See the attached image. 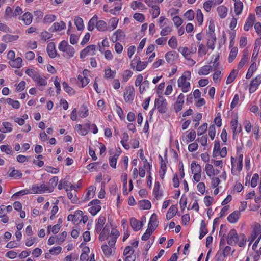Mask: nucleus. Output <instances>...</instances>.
<instances>
[{
  "instance_id": "6e6552de",
  "label": "nucleus",
  "mask_w": 261,
  "mask_h": 261,
  "mask_svg": "<svg viewBox=\"0 0 261 261\" xmlns=\"http://www.w3.org/2000/svg\"><path fill=\"white\" fill-rule=\"evenodd\" d=\"M115 246H111L109 243V241L108 242V245L105 244L101 246V249L105 256L109 257L114 254L116 249Z\"/></svg>"
},
{
  "instance_id": "f8f14e48",
  "label": "nucleus",
  "mask_w": 261,
  "mask_h": 261,
  "mask_svg": "<svg viewBox=\"0 0 261 261\" xmlns=\"http://www.w3.org/2000/svg\"><path fill=\"white\" fill-rule=\"evenodd\" d=\"M96 46L94 45H90L87 46L85 49H83L80 54V57L84 58L88 55H95V51Z\"/></svg>"
},
{
  "instance_id": "e2e57ef3",
  "label": "nucleus",
  "mask_w": 261,
  "mask_h": 261,
  "mask_svg": "<svg viewBox=\"0 0 261 261\" xmlns=\"http://www.w3.org/2000/svg\"><path fill=\"white\" fill-rule=\"evenodd\" d=\"M147 65V62H142L140 60L138 62V64L136 65V70L138 71H141L144 69Z\"/></svg>"
},
{
  "instance_id": "a211bd4d",
  "label": "nucleus",
  "mask_w": 261,
  "mask_h": 261,
  "mask_svg": "<svg viewBox=\"0 0 261 261\" xmlns=\"http://www.w3.org/2000/svg\"><path fill=\"white\" fill-rule=\"evenodd\" d=\"M46 49L48 56L50 58H54L56 57L57 55V51L55 48V44L54 43L50 42L49 43H48Z\"/></svg>"
},
{
  "instance_id": "7c9ffc66",
  "label": "nucleus",
  "mask_w": 261,
  "mask_h": 261,
  "mask_svg": "<svg viewBox=\"0 0 261 261\" xmlns=\"http://www.w3.org/2000/svg\"><path fill=\"white\" fill-rule=\"evenodd\" d=\"M58 181V177L57 176H54L51 178L48 182V185L47 187L49 189V192H52L54 189V188L57 186Z\"/></svg>"
},
{
  "instance_id": "20e7f679",
  "label": "nucleus",
  "mask_w": 261,
  "mask_h": 261,
  "mask_svg": "<svg viewBox=\"0 0 261 261\" xmlns=\"http://www.w3.org/2000/svg\"><path fill=\"white\" fill-rule=\"evenodd\" d=\"M242 156L238 159L231 158V163L232 166L231 173L233 175H237L242 169Z\"/></svg>"
},
{
  "instance_id": "79ce46f5",
  "label": "nucleus",
  "mask_w": 261,
  "mask_h": 261,
  "mask_svg": "<svg viewBox=\"0 0 261 261\" xmlns=\"http://www.w3.org/2000/svg\"><path fill=\"white\" fill-rule=\"evenodd\" d=\"M98 19V17L95 15L89 21L88 25V30L89 31H92L94 28L95 25L96 24V20Z\"/></svg>"
},
{
  "instance_id": "0eeeda50",
  "label": "nucleus",
  "mask_w": 261,
  "mask_h": 261,
  "mask_svg": "<svg viewBox=\"0 0 261 261\" xmlns=\"http://www.w3.org/2000/svg\"><path fill=\"white\" fill-rule=\"evenodd\" d=\"M135 90L133 86H128L124 92V99L126 102H131L134 98Z\"/></svg>"
},
{
  "instance_id": "aec40b11",
  "label": "nucleus",
  "mask_w": 261,
  "mask_h": 261,
  "mask_svg": "<svg viewBox=\"0 0 261 261\" xmlns=\"http://www.w3.org/2000/svg\"><path fill=\"white\" fill-rule=\"evenodd\" d=\"M119 236V232L115 229H113L111 232V237L109 240V243L111 246L115 245L117 238Z\"/></svg>"
},
{
  "instance_id": "58836bf2",
  "label": "nucleus",
  "mask_w": 261,
  "mask_h": 261,
  "mask_svg": "<svg viewBox=\"0 0 261 261\" xmlns=\"http://www.w3.org/2000/svg\"><path fill=\"white\" fill-rule=\"evenodd\" d=\"M234 12L236 14V15H240L242 11L243 8V5L242 2H241L240 1H236V2L234 3Z\"/></svg>"
},
{
  "instance_id": "f3484780",
  "label": "nucleus",
  "mask_w": 261,
  "mask_h": 261,
  "mask_svg": "<svg viewBox=\"0 0 261 261\" xmlns=\"http://www.w3.org/2000/svg\"><path fill=\"white\" fill-rule=\"evenodd\" d=\"M19 19L22 20L25 25H29L32 22L33 16L30 12H26L20 16Z\"/></svg>"
},
{
  "instance_id": "2eb2a0df",
  "label": "nucleus",
  "mask_w": 261,
  "mask_h": 261,
  "mask_svg": "<svg viewBox=\"0 0 261 261\" xmlns=\"http://www.w3.org/2000/svg\"><path fill=\"white\" fill-rule=\"evenodd\" d=\"M130 224L132 228L135 231L140 230L143 227V223L134 217L130 219Z\"/></svg>"
},
{
  "instance_id": "2f4dec72",
  "label": "nucleus",
  "mask_w": 261,
  "mask_h": 261,
  "mask_svg": "<svg viewBox=\"0 0 261 261\" xmlns=\"http://www.w3.org/2000/svg\"><path fill=\"white\" fill-rule=\"evenodd\" d=\"M12 130V124L8 122H4L2 127L0 128V131L3 133L11 132Z\"/></svg>"
},
{
  "instance_id": "37998d69",
  "label": "nucleus",
  "mask_w": 261,
  "mask_h": 261,
  "mask_svg": "<svg viewBox=\"0 0 261 261\" xmlns=\"http://www.w3.org/2000/svg\"><path fill=\"white\" fill-rule=\"evenodd\" d=\"M191 168L192 174L199 173L201 172V168L199 164L192 162L191 164Z\"/></svg>"
},
{
  "instance_id": "6ab92c4d",
  "label": "nucleus",
  "mask_w": 261,
  "mask_h": 261,
  "mask_svg": "<svg viewBox=\"0 0 261 261\" xmlns=\"http://www.w3.org/2000/svg\"><path fill=\"white\" fill-rule=\"evenodd\" d=\"M255 19V15L254 14H250L248 17L247 21L246 22L244 27V29L245 31H248L249 29L253 25Z\"/></svg>"
},
{
  "instance_id": "c85d7f7f",
  "label": "nucleus",
  "mask_w": 261,
  "mask_h": 261,
  "mask_svg": "<svg viewBox=\"0 0 261 261\" xmlns=\"http://www.w3.org/2000/svg\"><path fill=\"white\" fill-rule=\"evenodd\" d=\"M241 215L240 211H236L229 215V222L234 223L237 222Z\"/></svg>"
},
{
  "instance_id": "72a5a7b5",
  "label": "nucleus",
  "mask_w": 261,
  "mask_h": 261,
  "mask_svg": "<svg viewBox=\"0 0 261 261\" xmlns=\"http://www.w3.org/2000/svg\"><path fill=\"white\" fill-rule=\"evenodd\" d=\"M34 81L36 83V85L39 87L45 86L47 84L46 79L43 77L39 74H38V76L36 77V79L34 80Z\"/></svg>"
},
{
  "instance_id": "bf43d9fd",
  "label": "nucleus",
  "mask_w": 261,
  "mask_h": 261,
  "mask_svg": "<svg viewBox=\"0 0 261 261\" xmlns=\"http://www.w3.org/2000/svg\"><path fill=\"white\" fill-rule=\"evenodd\" d=\"M62 86L64 90L68 94H72L74 93L73 89L71 87H70L66 82L62 83Z\"/></svg>"
},
{
  "instance_id": "7ed1b4c3",
  "label": "nucleus",
  "mask_w": 261,
  "mask_h": 261,
  "mask_svg": "<svg viewBox=\"0 0 261 261\" xmlns=\"http://www.w3.org/2000/svg\"><path fill=\"white\" fill-rule=\"evenodd\" d=\"M191 77V72L189 71H186L184 72L183 74L180 77L178 81V86L181 88L183 92L186 93L190 89V83L187 81V80H190Z\"/></svg>"
},
{
  "instance_id": "680f3d73",
  "label": "nucleus",
  "mask_w": 261,
  "mask_h": 261,
  "mask_svg": "<svg viewBox=\"0 0 261 261\" xmlns=\"http://www.w3.org/2000/svg\"><path fill=\"white\" fill-rule=\"evenodd\" d=\"M56 16L52 14H47L45 16L43 21L45 23H49L53 22L56 19Z\"/></svg>"
},
{
  "instance_id": "bb28decb",
  "label": "nucleus",
  "mask_w": 261,
  "mask_h": 261,
  "mask_svg": "<svg viewBox=\"0 0 261 261\" xmlns=\"http://www.w3.org/2000/svg\"><path fill=\"white\" fill-rule=\"evenodd\" d=\"M104 77L105 79H113L115 77L116 72L115 70H112L109 67H107L104 70Z\"/></svg>"
},
{
  "instance_id": "ddd939ff",
  "label": "nucleus",
  "mask_w": 261,
  "mask_h": 261,
  "mask_svg": "<svg viewBox=\"0 0 261 261\" xmlns=\"http://www.w3.org/2000/svg\"><path fill=\"white\" fill-rule=\"evenodd\" d=\"M258 238H261V226L259 224L255 225L253 229V232L249 238V245Z\"/></svg>"
},
{
  "instance_id": "774afa93",
  "label": "nucleus",
  "mask_w": 261,
  "mask_h": 261,
  "mask_svg": "<svg viewBox=\"0 0 261 261\" xmlns=\"http://www.w3.org/2000/svg\"><path fill=\"white\" fill-rule=\"evenodd\" d=\"M199 44V48L198 50V53L199 56H202L205 55L207 53V49L205 46L203 44Z\"/></svg>"
},
{
  "instance_id": "39448f33",
  "label": "nucleus",
  "mask_w": 261,
  "mask_h": 261,
  "mask_svg": "<svg viewBox=\"0 0 261 261\" xmlns=\"http://www.w3.org/2000/svg\"><path fill=\"white\" fill-rule=\"evenodd\" d=\"M58 48L60 51L66 53L69 57H71L74 56V48L72 46L69 45L67 42L65 40L60 42Z\"/></svg>"
},
{
  "instance_id": "412c9836",
  "label": "nucleus",
  "mask_w": 261,
  "mask_h": 261,
  "mask_svg": "<svg viewBox=\"0 0 261 261\" xmlns=\"http://www.w3.org/2000/svg\"><path fill=\"white\" fill-rule=\"evenodd\" d=\"M66 27V24L63 21L60 22H56L54 23L51 26V29L52 31H60L64 29Z\"/></svg>"
},
{
  "instance_id": "052dcab7",
  "label": "nucleus",
  "mask_w": 261,
  "mask_h": 261,
  "mask_svg": "<svg viewBox=\"0 0 261 261\" xmlns=\"http://www.w3.org/2000/svg\"><path fill=\"white\" fill-rule=\"evenodd\" d=\"M196 19L199 25H201L203 21V15L200 9L196 11Z\"/></svg>"
},
{
  "instance_id": "9b49d317",
  "label": "nucleus",
  "mask_w": 261,
  "mask_h": 261,
  "mask_svg": "<svg viewBox=\"0 0 261 261\" xmlns=\"http://www.w3.org/2000/svg\"><path fill=\"white\" fill-rule=\"evenodd\" d=\"M261 83V74L258 75L255 79H253L249 87V92L252 93L254 92Z\"/></svg>"
},
{
  "instance_id": "4be33fe9",
  "label": "nucleus",
  "mask_w": 261,
  "mask_h": 261,
  "mask_svg": "<svg viewBox=\"0 0 261 261\" xmlns=\"http://www.w3.org/2000/svg\"><path fill=\"white\" fill-rule=\"evenodd\" d=\"M106 219L104 217H100L98 220V222L96 224L95 231L97 233H99L102 229L103 228V225L105 224Z\"/></svg>"
},
{
  "instance_id": "09e8293b",
  "label": "nucleus",
  "mask_w": 261,
  "mask_h": 261,
  "mask_svg": "<svg viewBox=\"0 0 261 261\" xmlns=\"http://www.w3.org/2000/svg\"><path fill=\"white\" fill-rule=\"evenodd\" d=\"M151 8L152 9L150 10V12L152 14V18L154 19L160 15V7L156 5L155 6L152 7Z\"/></svg>"
},
{
  "instance_id": "a19ab883",
  "label": "nucleus",
  "mask_w": 261,
  "mask_h": 261,
  "mask_svg": "<svg viewBox=\"0 0 261 261\" xmlns=\"http://www.w3.org/2000/svg\"><path fill=\"white\" fill-rule=\"evenodd\" d=\"M89 110L87 108V107L85 105H83L80 109V110L79 111V116L81 118H85L89 115Z\"/></svg>"
},
{
  "instance_id": "c03bdc74",
  "label": "nucleus",
  "mask_w": 261,
  "mask_h": 261,
  "mask_svg": "<svg viewBox=\"0 0 261 261\" xmlns=\"http://www.w3.org/2000/svg\"><path fill=\"white\" fill-rule=\"evenodd\" d=\"M96 27L99 31H105L107 30V24L105 21L103 20H96Z\"/></svg>"
},
{
  "instance_id": "864d4df0",
  "label": "nucleus",
  "mask_w": 261,
  "mask_h": 261,
  "mask_svg": "<svg viewBox=\"0 0 261 261\" xmlns=\"http://www.w3.org/2000/svg\"><path fill=\"white\" fill-rule=\"evenodd\" d=\"M0 149L2 152H5L7 154H12L13 150L12 148L8 145H3L0 146Z\"/></svg>"
},
{
  "instance_id": "e433bc0d",
  "label": "nucleus",
  "mask_w": 261,
  "mask_h": 261,
  "mask_svg": "<svg viewBox=\"0 0 261 261\" xmlns=\"http://www.w3.org/2000/svg\"><path fill=\"white\" fill-rule=\"evenodd\" d=\"M213 70V67L210 65H205L202 67L198 71L199 75H207L211 70Z\"/></svg>"
},
{
  "instance_id": "ea45409f",
  "label": "nucleus",
  "mask_w": 261,
  "mask_h": 261,
  "mask_svg": "<svg viewBox=\"0 0 261 261\" xmlns=\"http://www.w3.org/2000/svg\"><path fill=\"white\" fill-rule=\"evenodd\" d=\"M256 70V64L254 62L251 64L250 67L248 69L247 73L246 74V77L247 79H249L252 76L254 72Z\"/></svg>"
},
{
  "instance_id": "4c0bfd02",
  "label": "nucleus",
  "mask_w": 261,
  "mask_h": 261,
  "mask_svg": "<svg viewBox=\"0 0 261 261\" xmlns=\"http://www.w3.org/2000/svg\"><path fill=\"white\" fill-rule=\"evenodd\" d=\"M74 23L79 31L83 30L84 28L83 20L80 17H75L74 19Z\"/></svg>"
},
{
  "instance_id": "9d476101",
  "label": "nucleus",
  "mask_w": 261,
  "mask_h": 261,
  "mask_svg": "<svg viewBox=\"0 0 261 261\" xmlns=\"http://www.w3.org/2000/svg\"><path fill=\"white\" fill-rule=\"evenodd\" d=\"M230 123H231V128L232 129L233 133V138L234 139H237L238 134L242 130L241 125L240 124L238 125L237 117L236 118V117H234V119H232Z\"/></svg>"
},
{
  "instance_id": "4468645a",
  "label": "nucleus",
  "mask_w": 261,
  "mask_h": 261,
  "mask_svg": "<svg viewBox=\"0 0 261 261\" xmlns=\"http://www.w3.org/2000/svg\"><path fill=\"white\" fill-rule=\"evenodd\" d=\"M158 223L157 215L153 213L149 219L148 229L154 231L158 226Z\"/></svg>"
},
{
  "instance_id": "b1692460",
  "label": "nucleus",
  "mask_w": 261,
  "mask_h": 261,
  "mask_svg": "<svg viewBox=\"0 0 261 261\" xmlns=\"http://www.w3.org/2000/svg\"><path fill=\"white\" fill-rule=\"evenodd\" d=\"M22 60L20 57H17L9 62L10 65L15 68H19L22 66Z\"/></svg>"
},
{
  "instance_id": "393cba45",
  "label": "nucleus",
  "mask_w": 261,
  "mask_h": 261,
  "mask_svg": "<svg viewBox=\"0 0 261 261\" xmlns=\"http://www.w3.org/2000/svg\"><path fill=\"white\" fill-rule=\"evenodd\" d=\"M207 46L208 48L213 50L215 48V44L216 42V36L207 35Z\"/></svg>"
},
{
  "instance_id": "49530a36",
  "label": "nucleus",
  "mask_w": 261,
  "mask_h": 261,
  "mask_svg": "<svg viewBox=\"0 0 261 261\" xmlns=\"http://www.w3.org/2000/svg\"><path fill=\"white\" fill-rule=\"evenodd\" d=\"M77 79L82 87H84L89 83V79L87 76L79 75Z\"/></svg>"
},
{
  "instance_id": "f257e3e1",
  "label": "nucleus",
  "mask_w": 261,
  "mask_h": 261,
  "mask_svg": "<svg viewBox=\"0 0 261 261\" xmlns=\"http://www.w3.org/2000/svg\"><path fill=\"white\" fill-rule=\"evenodd\" d=\"M219 236H221L220 241V250L217 252L216 258L218 261H222L228 255V235L226 234V226H221Z\"/></svg>"
},
{
  "instance_id": "4d7b16f0",
  "label": "nucleus",
  "mask_w": 261,
  "mask_h": 261,
  "mask_svg": "<svg viewBox=\"0 0 261 261\" xmlns=\"http://www.w3.org/2000/svg\"><path fill=\"white\" fill-rule=\"evenodd\" d=\"M215 31V23L214 21L213 20H211L209 23L208 27V32L207 35H213L215 36V34L214 33Z\"/></svg>"
},
{
  "instance_id": "473e14b6",
  "label": "nucleus",
  "mask_w": 261,
  "mask_h": 261,
  "mask_svg": "<svg viewBox=\"0 0 261 261\" xmlns=\"http://www.w3.org/2000/svg\"><path fill=\"white\" fill-rule=\"evenodd\" d=\"M176 52L174 51H169L165 54L166 61L170 64H172L175 59Z\"/></svg>"
},
{
  "instance_id": "1a4fd4ad",
  "label": "nucleus",
  "mask_w": 261,
  "mask_h": 261,
  "mask_svg": "<svg viewBox=\"0 0 261 261\" xmlns=\"http://www.w3.org/2000/svg\"><path fill=\"white\" fill-rule=\"evenodd\" d=\"M46 192H49V189L47 185L43 183L41 185H33L31 192V194H37V193H43Z\"/></svg>"
},
{
  "instance_id": "603ef678",
  "label": "nucleus",
  "mask_w": 261,
  "mask_h": 261,
  "mask_svg": "<svg viewBox=\"0 0 261 261\" xmlns=\"http://www.w3.org/2000/svg\"><path fill=\"white\" fill-rule=\"evenodd\" d=\"M248 60V53L247 51L244 53L243 57L238 64V68H241Z\"/></svg>"
},
{
  "instance_id": "69168bd1",
  "label": "nucleus",
  "mask_w": 261,
  "mask_h": 261,
  "mask_svg": "<svg viewBox=\"0 0 261 261\" xmlns=\"http://www.w3.org/2000/svg\"><path fill=\"white\" fill-rule=\"evenodd\" d=\"M238 51V49L237 47H233L231 49V51L229 54V62L233 61L237 55Z\"/></svg>"
},
{
  "instance_id": "a878e982",
  "label": "nucleus",
  "mask_w": 261,
  "mask_h": 261,
  "mask_svg": "<svg viewBox=\"0 0 261 261\" xmlns=\"http://www.w3.org/2000/svg\"><path fill=\"white\" fill-rule=\"evenodd\" d=\"M125 37V34L123 31L121 30H117L112 36V40L113 42H116L118 40L123 39Z\"/></svg>"
},
{
  "instance_id": "423d86ee",
  "label": "nucleus",
  "mask_w": 261,
  "mask_h": 261,
  "mask_svg": "<svg viewBox=\"0 0 261 261\" xmlns=\"http://www.w3.org/2000/svg\"><path fill=\"white\" fill-rule=\"evenodd\" d=\"M155 107L161 113H164L167 111V102L163 97H160L155 100Z\"/></svg>"
},
{
  "instance_id": "c756f323",
  "label": "nucleus",
  "mask_w": 261,
  "mask_h": 261,
  "mask_svg": "<svg viewBox=\"0 0 261 261\" xmlns=\"http://www.w3.org/2000/svg\"><path fill=\"white\" fill-rule=\"evenodd\" d=\"M217 11L219 16L221 18H224L227 15V8L223 5L219 6L217 9Z\"/></svg>"
},
{
  "instance_id": "6e6d98bb",
  "label": "nucleus",
  "mask_w": 261,
  "mask_h": 261,
  "mask_svg": "<svg viewBox=\"0 0 261 261\" xmlns=\"http://www.w3.org/2000/svg\"><path fill=\"white\" fill-rule=\"evenodd\" d=\"M195 13L193 10L190 9L185 12L184 17L188 20H192L194 18Z\"/></svg>"
},
{
  "instance_id": "de8ad7c7",
  "label": "nucleus",
  "mask_w": 261,
  "mask_h": 261,
  "mask_svg": "<svg viewBox=\"0 0 261 261\" xmlns=\"http://www.w3.org/2000/svg\"><path fill=\"white\" fill-rule=\"evenodd\" d=\"M139 205L143 210H148L151 208V203L147 200H144L139 202Z\"/></svg>"
},
{
  "instance_id": "c9c22d12",
  "label": "nucleus",
  "mask_w": 261,
  "mask_h": 261,
  "mask_svg": "<svg viewBox=\"0 0 261 261\" xmlns=\"http://www.w3.org/2000/svg\"><path fill=\"white\" fill-rule=\"evenodd\" d=\"M200 235L199 238L202 239L205 235H206L208 232L206 228V224L204 220H202L200 224Z\"/></svg>"
},
{
  "instance_id": "13d9d810",
  "label": "nucleus",
  "mask_w": 261,
  "mask_h": 261,
  "mask_svg": "<svg viewBox=\"0 0 261 261\" xmlns=\"http://www.w3.org/2000/svg\"><path fill=\"white\" fill-rule=\"evenodd\" d=\"M168 45L172 48H175L177 46V41L175 37L172 36L168 41Z\"/></svg>"
},
{
  "instance_id": "f704fd0d",
  "label": "nucleus",
  "mask_w": 261,
  "mask_h": 261,
  "mask_svg": "<svg viewBox=\"0 0 261 261\" xmlns=\"http://www.w3.org/2000/svg\"><path fill=\"white\" fill-rule=\"evenodd\" d=\"M19 38V36L18 35H12L10 34H7L6 35H4L3 38L2 40L3 41L9 43L11 42L17 40Z\"/></svg>"
},
{
  "instance_id": "cd10ccee",
  "label": "nucleus",
  "mask_w": 261,
  "mask_h": 261,
  "mask_svg": "<svg viewBox=\"0 0 261 261\" xmlns=\"http://www.w3.org/2000/svg\"><path fill=\"white\" fill-rule=\"evenodd\" d=\"M177 211V207L176 205H172L168 210L166 214V219L170 220L173 218Z\"/></svg>"
},
{
  "instance_id": "5701e85b",
  "label": "nucleus",
  "mask_w": 261,
  "mask_h": 261,
  "mask_svg": "<svg viewBox=\"0 0 261 261\" xmlns=\"http://www.w3.org/2000/svg\"><path fill=\"white\" fill-rule=\"evenodd\" d=\"M178 51L181 53L186 59L190 60L192 65H194L195 63V62L193 59L188 58V56L190 54V49L188 47H180L178 49Z\"/></svg>"
},
{
  "instance_id": "dca6fc26",
  "label": "nucleus",
  "mask_w": 261,
  "mask_h": 261,
  "mask_svg": "<svg viewBox=\"0 0 261 261\" xmlns=\"http://www.w3.org/2000/svg\"><path fill=\"white\" fill-rule=\"evenodd\" d=\"M99 233V241L102 242L108 239L110 234V226L106 224Z\"/></svg>"
},
{
  "instance_id": "5fc2aeb1",
  "label": "nucleus",
  "mask_w": 261,
  "mask_h": 261,
  "mask_svg": "<svg viewBox=\"0 0 261 261\" xmlns=\"http://www.w3.org/2000/svg\"><path fill=\"white\" fill-rule=\"evenodd\" d=\"M131 7L133 10H136L137 9H143L144 8V5L141 2L133 1Z\"/></svg>"
},
{
  "instance_id": "0e129e2a",
  "label": "nucleus",
  "mask_w": 261,
  "mask_h": 261,
  "mask_svg": "<svg viewBox=\"0 0 261 261\" xmlns=\"http://www.w3.org/2000/svg\"><path fill=\"white\" fill-rule=\"evenodd\" d=\"M196 135V132L194 130H191L187 135L188 139L187 140V143H188L190 142H193L195 139Z\"/></svg>"
},
{
  "instance_id": "338daca9",
  "label": "nucleus",
  "mask_w": 261,
  "mask_h": 261,
  "mask_svg": "<svg viewBox=\"0 0 261 261\" xmlns=\"http://www.w3.org/2000/svg\"><path fill=\"white\" fill-rule=\"evenodd\" d=\"M220 149V144L219 141H215L214 145L213 155L217 156L219 155V152Z\"/></svg>"
},
{
  "instance_id": "3c124183",
  "label": "nucleus",
  "mask_w": 261,
  "mask_h": 261,
  "mask_svg": "<svg viewBox=\"0 0 261 261\" xmlns=\"http://www.w3.org/2000/svg\"><path fill=\"white\" fill-rule=\"evenodd\" d=\"M118 156L119 154L115 153L113 156H111L109 158L110 165L112 168H116L117 160Z\"/></svg>"
},
{
  "instance_id": "a18cd8bd",
  "label": "nucleus",
  "mask_w": 261,
  "mask_h": 261,
  "mask_svg": "<svg viewBox=\"0 0 261 261\" xmlns=\"http://www.w3.org/2000/svg\"><path fill=\"white\" fill-rule=\"evenodd\" d=\"M205 170L206 173V174L210 177H211L212 176L215 175V170L212 165L207 164L205 165Z\"/></svg>"
},
{
  "instance_id": "f03ea898",
  "label": "nucleus",
  "mask_w": 261,
  "mask_h": 261,
  "mask_svg": "<svg viewBox=\"0 0 261 261\" xmlns=\"http://www.w3.org/2000/svg\"><path fill=\"white\" fill-rule=\"evenodd\" d=\"M246 239L244 234H238L234 229L229 231V245L238 244L239 247L245 246Z\"/></svg>"
},
{
  "instance_id": "8fccbe9b",
  "label": "nucleus",
  "mask_w": 261,
  "mask_h": 261,
  "mask_svg": "<svg viewBox=\"0 0 261 261\" xmlns=\"http://www.w3.org/2000/svg\"><path fill=\"white\" fill-rule=\"evenodd\" d=\"M215 4V3L213 1H207L204 3L203 8L207 12H209L211 10V8L214 6Z\"/></svg>"
}]
</instances>
